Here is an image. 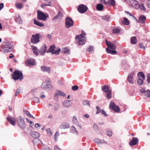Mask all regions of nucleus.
Here are the masks:
<instances>
[{
  "instance_id": "nucleus-1",
  "label": "nucleus",
  "mask_w": 150,
  "mask_h": 150,
  "mask_svg": "<svg viewBox=\"0 0 150 150\" xmlns=\"http://www.w3.org/2000/svg\"><path fill=\"white\" fill-rule=\"evenodd\" d=\"M86 35V33L82 31L81 35H77L76 37V40L79 45H82L85 43L86 38L85 36Z\"/></svg>"
},
{
  "instance_id": "nucleus-2",
  "label": "nucleus",
  "mask_w": 150,
  "mask_h": 150,
  "mask_svg": "<svg viewBox=\"0 0 150 150\" xmlns=\"http://www.w3.org/2000/svg\"><path fill=\"white\" fill-rule=\"evenodd\" d=\"M12 76L15 80H20L21 81L23 78L22 73L18 70L15 71L12 74Z\"/></svg>"
},
{
  "instance_id": "nucleus-3",
  "label": "nucleus",
  "mask_w": 150,
  "mask_h": 150,
  "mask_svg": "<svg viewBox=\"0 0 150 150\" xmlns=\"http://www.w3.org/2000/svg\"><path fill=\"white\" fill-rule=\"evenodd\" d=\"M61 51L60 49L59 48H55L54 45L51 46L49 49L48 51L47 52H50L52 53V54H54L56 55L59 54Z\"/></svg>"
},
{
  "instance_id": "nucleus-4",
  "label": "nucleus",
  "mask_w": 150,
  "mask_h": 150,
  "mask_svg": "<svg viewBox=\"0 0 150 150\" xmlns=\"http://www.w3.org/2000/svg\"><path fill=\"white\" fill-rule=\"evenodd\" d=\"M17 123L18 126L21 129H24L25 127L24 121L23 118L19 116L17 119Z\"/></svg>"
},
{
  "instance_id": "nucleus-5",
  "label": "nucleus",
  "mask_w": 150,
  "mask_h": 150,
  "mask_svg": "<svg viewBox=\"0 0 150 150\" xmlns=\"http://www.w3.org/2000/svg\"><path fill=\"white\" fill-rule=\"evenodd\" d=\"M88 8L87 6L83 4L79 5L78 7V11L81 13H85L88 10Z\"/></svg>"
},
{
  "instance_id": "nucleus-6",
  "label": "nucleus",
  "mask_w": 150,
  "mask_h": 150,
  "mask_svg": "<svg viewBox=\"0 0 150 150\" xmlns=\"http://www.w3.org/2000/svg\"><path fill=\"white\" fill-rule=\"evenodd\" d=\"M38 18L39 19L45 21L46 19L48 16L47 14H45L40 11H38Z\"/></svg>"
},
{
  "instance_id": "nucleus-7",
  "label": "nucleus",
  "mask_w": 150,
  "mask_h": 150,
  "mask_svg": "<svg viewBox=\"0 0 150 150\" xmlns=\"http://www.w3.org/2000/svg\"><path fill=\"white\" fill-rule=\"evenodd\" d=\"M109 107L110 109L116 112H119L120 110L119 107L116 106L115 103L112 102H111L110 103Z\"/></svg>"
},
{
  "instance_id": "nucleus-8",
  "label": "nucleus",
  "mask_w": 150,
  "mask_h": 150,
  "mask_svg": "<svg viewBox=\"0 0 150 150\" xmlns=\"http://www.w3.org/2000/svg\"><path fill=\"white\" fill-rule=\"evenodd\" d=\"M32 38L31 39V42L34 43H36L39 41V34H37L32 36Z\"/></svg>"
},
{
  "instance_id": "nucleus-9",
  "label": "nucleus",
  "mask_w": 150,
  "mask_h": 150,
  "mask_svg": "<svg viewBox=\"0 0 150 150\" xmlns=\"http://www.w3.org/2000/svg\"><path fill=\"white\" fill-rule=\"evenodd\" d=\"M66 21V26L67 28H69L73 25V21L71 19L68 17L67 18Z\"/></svg>"
},
{
  "instance_id": "nucleus-10",
  "label": "nucleus",
  "mask_w": 150,
  "mask_h": 150,
  "mask_svg": "<svg viewBox=\"0 0 150 150\" xmlns=\"http://www.w3.org/2000/svg\"><path fill=\"white\" fill-rule=\"evenodd\" d=\"M7 120L12 125L14 126L16 123V119L14 117L8 116L7 118Z\"/></svg>"
},
{
  "instance_id": "nucleus-11",
  "label": "nucleus",
  "mask_w": 150,
  "mask_h": 150,
  "mask_svg": "<svg viewBox=\"0 0 150 150\" xmlns=\"http://www.w3.org/2000/svg\"><path fill=\"white\" fill-rule=\"evenodd\" d=\"M130 5L136 8H138L139 7L138 2L137 1L135 0H130Z\"/></svg>"
},
{
  "instance_id": "nucleus-12",
  "label": "nucleus",
  "mask_w": 150,
  "mask_h": 150,
  "mask_svg": "<svg viewBox=\"0 0 150 150\" xmlns=\"http://www.w3.org/2000/svg\"><path fill=\"white\" fill-rule=\"evenodd\" d=\"M106 44L107 46L112 49L115 50L116 49V46L114 44L110 42H108L107 40H105Z\"/></svg>"
},
{
  "instance_id": "nucleus-13",
  "label": "nucleus",
  "mask_w": 150,
  "mask_h": 150,
  "mask_svg": "<svg viewBox=\"0 0 150 150\" xmlns=\"http://www.w3.org/2000/svg\"><path fill=\"white\" fill-rule=\"evenodd\" d=\"M134 74V72H132L128 76L127 80L128 81L131 83H133V76Z\"/></svg>"
},
{
  "instance_id": "nucleus-14",
  "label": "nucleus",
  "mask_w": 150,
  "mask_h": 150,
  "mask_svg": "<svg viewBox=\"0 0 150 150\" xmlns=\"http://www.w3.org/2000/svg\"><path fill=\"white\" fill-rule=\"evenodd\" d=\"M41 87L43 88H50L52 87V85L49 83L46 82H44L42 84Z\"/></svg>"
},
{
  "instance_id": "nucleus-15",
  "label": "nucleus",
  "mask_w": 150,
  "mask_h": 150,
  "mask_svg": "<svg viewBox=\"0 0 150 150\" xmlns=\"http://www.w3.org/2000/svg\"><path fill=\"white\" fill-rule=\"evenodd\" d=\"M25 64L28 66L33 65H35V61L33 59H28L25 62Z\"/></svg>"
},
{
  "instance_id": "nucleus-16",
  "label": "nucleus",
  "mask_w": 150,
  "mask_h": 150,
  "mask_svg": "<svg viewBox=\"0 0 150 150\" xmlns=\"http://www.w3.org/2000/svg\"><path fill=\"white\" fill-rule=\"evenodd\" d=\"M46 47L45 45H44L42 46L39 51V52L41 55H44L46 52Z\"/></svg>"
},
{
  "instance_id": "nucleus-17",
  "label": "nucleus",
  "mask_w": 150,
  "mask_h": 150,
  "mask_svg": "<svg viewBox=\"0 0 150 150\" xmlns=\"http://www.w3.org/2000/svg\"><path fill=\"white\" fill-rule=\"evenodd\" d=\"M138 141V139L137 138L133 137L132 140L130 142L129 144L130 145H134L136 144Z\"/></svg>"
},
{
  "instance_id": "nucleus-18",
  "label": "nucleus",
  "mask_w": 150,
  "mask_h": 150,
  "mask_svg": "<svg viewBox=\"0 0 150 150\" xmlns=\"http://www.w3.org/2000/svg\"><path fill=\"white\" fill-rule=\"evenodd\" d=\"M70 125L67 122H64L60 125V127L61 129H66L69 127Z\"/></svg>"
},
{
  "instance_id": "nucleus-19",
  "label": "nucleus",
  "mask_w": 150,
  "mask_h": 150,
  "mask_svg": "<svg viewBox=\"0 0 150 150\" xmlns=\"http://www.w3.org/2000/svg\"><path fill=\"white\" fill-rule=\"evenodd\" d=\"M30 134L33 138H37L40 136V134L36 132H31Z\"/></svg>"
},
{
  "instance_id": "nucleus-20",
  "label": "nucleus",
  "mask_w": 150,
  "mask_h": 150,
  "mask_svg": "<svg viewBox=\"0 0 150 150\" xmlns=\"http://www.w3.org/2000/svg\"><path fill=\"white\" fill-rule=\"evenodd\" d=\"M146 19V17L143 15H141L139 16V22L141 23H144Z\"/></svg>"
},
{
  "instance_id": "nucleus-21",
  "label": "nucleus",
  "mask_w": 150,
  "mask_h": 150,
  "mask_svg": "<svg viewBox=\"0 0 150 150\" xmlns=\"http://www.w3.org/2000/svg\"><path fill=\"white\" fill-rule=\"evenodd\" d=\"M72 104V103L69 100L65 101L63 103V106L66 107H68L70 106Z\"/></svg>"
},
{
  "instance_id": "nucleus-22",
  "label": "nucleus",
  "mask_w": 150,
  "mask_h": 150,
  "mask_svg": "<svg viewBox=\"0 0 150 150\" xmlns=\"http://www.w3.org/2000/svg\"><path fill=\"white\" fill-rule=\"evenodd\" d=\"M106 51L108 53H110L112 54H117V52L116 51L110 50L108 48H106Z\"/></svg>"
},
{
  "instance_id": "nucleus-23",
  "label": "nucleus",
  "mask_w": 150,
  "mask_h": 150,
  "mask_svg": "<svg viewBox=\"0 0 150 150\" xmlns=\"http://www.w3.org/2000/svg\"><path fill=\"white\" fill-rule=\"evenodd\" d=\"M42 70L43 71H47L49 73L50 71V68L48 67H46L45 66H42L41 67Z\"/></svg>"
},
{
  "instance_id": "nucleus-24",
  "label": "nucleus",
  "mask_w": 150,
  "mask_h": 150,
  "mask_svg": "<svg viewBox=\"0 0 150 150\" xmlns=\"http://www.w3.org/2000/svg\"><path fill=\"white\" fill-rule=\"evenodd\" d=\"M102 89L106 93L111 91L110 89H109L108 86L106 85H104L103 86Z\"/></svg>"
},
{
  "instance_id": "nucleus-25",
  "label": "nucleus",
  "mask_w": 150,
  "mask_h": 150,
  "mask_svg": "<svg viewBox=\"0 0 150 150\" xmlns=\"http://www.w3.org/2000/svg\"><path fill=\"white\" fill-rule=\"evenodd\" d=\"M33 21L35 24L40 27H42L44 26V25L43 23L40 22L38 21H36L35 19H34Z\"/></svg>"
},
{
  "instance_id": "nucleus-26",
  "label": "nucleus",
  "mask_w": 150,
  "mask_h": 150,
  "mask_svg": "<svg viewBox=\"0 0 150 150\" xmlns=\"http://www.w3.org/2000/svg\"><path fill=\"white\" fill-rule=\"evenodd\" d=\"M31 49L33 50V52L34 54L36 55H38V52L37 48L35 46H32Z\"/></svg>"
},
{
  "instance_id": "nucleus-27",
  "label": "nucleus",
  "mask_w": 150,
  "mask_h": 150,
  "mask_svg": "<svg viewBox=\"0 0 150 150\" xmlns=\"http://www.w3.org/2000/svg\"><path fill=\"white\" fill-rule=\"evenodd\" d=\"M103 8V5L100 4H98L96 6L97 9L99 11H102Z\"/></svg>"
},
{
  "instance_id": "nucleus-28",
  "label": "nucleus",
  "mask_w": 150,
  "mask_h": 150,
  "mask_svg": "<svg viewBox=\"0 0 150 150\" xmlns=\"http://www.w3.org/2000/svg\"><path fill=\"white\" fill-rule=\"evenodd\" d=\"M121 23L122 24H125L126 25H128L129 24V21L128 19L126 18H124L123 21H122Z\"/></svg>"
},
{
  "instance_id": "nucleus-29",
  "label": "nucleus",
  "mask_w": 150,
  "mask_h": 150,
  "mask_svg": "<svg viewBox=\"0 0 150 150\" xmlns=\"http://www.w3.org/2000/svg\"><path fill=\"white\" fill-rule=\"evenodd\" d=\"M139 78H141L143 80L145 79V76L143 73L141 72H139L138 74Z\"/></svg>"
},
{
  "instance_id": "nucleus-30",
  "label": "nucleus",
  "mask_w": 150,
  "mask_h": 150,
  "mask_svg": "<svg viewBox=\"0 0 150 150\" xmlns=\"http://www.w3.org/2000/svg\"><path fill=\"white\" fill-rule=\"evenodd\" d=\"M131 43L132 44H135L137 42V40L135 37H133L131 39Z\"/></svg>"
},
{
  "instance_id": "nucleus-31",
  "label": "nucleus",
  "mask_w": 150,
  "mask_h": 150,
  "mask_svg": "<svg viewBox=\"0 0 150 150\" xmlns=\"http://www.w3.org/2000/svg\"><path fill=\"white\" fill-rule=\"evenodd\" d=\"M15 5L16 7L18 9H21L23 7L22 4L21 3H16Z\"/></svg>"
},
{
  "instance_id": "nucleus-32",
  "label": "nucleus",
  "mask_w": 150,
  "mask_h": 150,
  "mask_svg": "<svg viewBox=\"0 0 150 150\" xmlns=\"http://www.w3.org/2000/svg\"><path fill=\"white\" fill-rule=\"evenodd\" d=\"M13 49V48L11 46L7 47L4 48V50L5 52H8L11 51Z\"/></svg>"
},
{
  "instance_id": "nucleus-33",
  "label": "nucleus",
  "mask_w": 150,
  "mask_h": 150,
  "mask_svg": "<svg viewBox=\"0 0 150 150\" xmlns=\"http://www.w3.org/2000/svg\"><path fill=\"white\" fill-rule=\"evenodd\" d=\"M62 52L64 53L69 54V53L70 50L68 48L64 47L63 48Z\"/></svg>"
},
{
  "instance_id": "nucleus-34",
  "label": "nucleus",
  "mask_w": 150,
  "mask_h": 150,
  "mask_svg": "<svg viewBox=\"0 0 150 150\" xmlns=\"http://www.w3.org/2000/svg\"><path fill=\"white\" fill-rule=\"evenodd\" d=\"M65 95L64 93L63 92L60 91L58 90L57 91V93L55 94V96H56L57 95H59L60 96H65Z\"/></svg>"
},
{
  "instance_id": "nucleus-35",
  "label": "nucleus",
  "mask_w": 150,
  "mask_h": 150,
  "mask_svg": "<svg viewBox=\"0 0 150 150\" xmlns=\"http://www.w3.org/2000/svg\"><path fill=\"white\" fill-rule=\"evenodd\" d=\"M16 21L19 23H21L22 22L21 19L19 16H18L17 17H16L15 19Z\"/></svg>"
},
{
  "instance_id": "nucleus-36",
  "label": "nucleus",
  "mask_w": 150,
  "mask_h": 150,
  "mask_svg": "<svg viewBox=\"0 0 150 150\" xmlns=\"http://www.w3.org/2000/svg\"><path fill=\"white\" fill-rule=\"evenodd\" d=\"M111 91H110L109 92L106 93V96L107 98L108 99H110L111 98Z\"/></svg>"
},
{
  "instance_id": "nucleus-37",
  "label": "nucleus",
  "mask_w": 150,
  "mask_h": 150,
  "mask_svg": "<svg viewBox=\"0 0 150 150\" xmlns=\"http://www.w3.org/2000/svg\"><path fill=\"white\" fill-rule=\"evenodd\" d=\"M46 132L47 133L48 135L49 136H51L52 135V133L51 132V131L50 130V129L49 128H47L46 129Z\"/></svg>"
},
{
  "instance_id": "nucleus-38",
  "label": "nucleus",
  "mask_w": 150,
  "mask_h": 150,
  "mask_svg": "<svg viewBox=\"0 0 150 150\" xmlns=\"http://www.w3.org/2000/svg\"><path fill=\"white\" fill-rule=\"evenodd\" d=\"M144 80H143L142 79H141V78H138V80H137V83H138L139 84V85H142L143 82V81Z\"/></svg>"
},
{
  "instance_id": "nucleus-39",
  "label": "nucleus",
  "mask_w": 150,
  "mask_h": 150,
  "mask_svg": "<svg viewBox=\"0 0 150 150\" xmlns=\"http://www.w3.org/2000/svg\"><path fill=\"white\" fill-rule=\"evenodd\" d=\"M72 121L75 124H76L78 123V120L76 119V117L74 116L73 117Z\"/></svg>"
},
{
  "instance_id": "nucleus-40",
  "label": "nucleus",
  "mask_w": 150,
  "mask_h": 150,
  "mask_svg": "<svg viewBox=\"0 0 150 150\" xmlns=\"http://www.w3.org/2000/svg\"><path fill=\"white\" fill-rule=\"evenodd\" d=\"M144 93L145 95L147 97H150V90H147L144 92Z\"/></svg>"
},
{
  "instance_id": "nucleus-41",
  "label": "nucleus",
  "mask_w": 150,
  "mask_h": 150,
  "mask_svg": "<svg viewBox=\"0 0 150 150\" xmlns=\"http://www.w3.org/2000/svg\"><path fill=\"white\" fill-rule=\"evenodd\" d=\"M93 51V48L91 46L89 47L87 49V51L91 53Z\"/></svg>"
},
{
  "instance_id": "nucleus-42",
  "label": "nucleus",
  "mask_w": 150,
  "mask_h": 150,
  "mask_svg": "<svg viewBox=\"0 0 150 150\" xmlns=\"http://www.w3.org/2000/svg\"><path fill=\"white\" fill-rule=\"evenodd\" d=\"M139 7L140 9L142 10L145 11L146 10L143 4H140V5H139Z\"/></svg>"
},
{
  "instance_id": "nucleus-43",
  "label": "nucleus",
  "mask_w": 150,
  "mask_h": 150,
  "mask_svg": "<svg viewBox=\"0 0 150 150\" xmlns=\"http://www.w3.org/2000/svg\"><path fill=\"white\" fill-rule=\"evenodd\" d=\"M120 32V30L119 29L115 28L113 30V33H117Z\"/></svg>"
},
{
  "instance_id": "nucleus-44",
  "label": "nucleus",
  "mask_w": 150,
  "mask_h": 150,
  "mask_svg": "<svg viewBox=\"0 0 150 150\" xmlns=\"http://www.w3.org/2000/svg\"><path fill=\"white\" fill-rule=\"evenodd\" d=\"M109 2L113 6L115 5V2L114 0H109Z\"/></svg>"
},
{
  "instance_id": "nucleus-45",
  "label": "nucleus",
  "mask_w": 150,
  "mask_h": 150,
  "mask_svg": "<svg viewBox=\"0 0 150 150\" xmlns=\"http://www.w3.org/2000/svg\"><path fill=\"white\" fill-rule=\"evenodd\" d=\"M83 104L84 105H88L90 106V104L88 101L87 100H85L83 101Z\"/></svg>"
},
{
  "instance_id": "nucleus-46",
  "label": "nucleus",
  "mask_w": 150,
  "mask_h": 150,
  "mask_svg": "<svg viewBox=\"0 0 150 150\" xmlns=\"http://www.w3.org/2000/svg\"><path fill=\"white\" fill-rule=\"evenodd\" d=\"M71 132L72 133L76 132V130L74 127H72L71 129Z\"/></svg>"
},
{
  "instance_id": "nucleus-47",
  "label": "nucleus",
  "mask_w": 150,
  "mask_h": 150,
  "mask_svg": "<svg viewBox=\"0 0 150 150\" xmlns=\"http://www.w3.org/2000/svg\"><path fill=\"white\" fill-rule=\"evenodd\" d=\"M79 88V87L77 86H73L72 87V89L73 91H76L78 90Z\"/></svg>"
},
{
  "instance_id": "nucleus-48",
  "label": "nucleus",
  "mask_w": 150,
  "mask_h": 150,
  "mask_svg": "<svg viewBox=\"0 0 150 150\" xmlns=\"http://www.w3.org/2000/svg\"><path fill=\"white\" fill-rule=\"evenodd\" d=\"M101 141V140L98 139H96L94 140V141L96 143L98 144H99L100 143V142Z\"/></svg>"
},
{
  "instance_id": "nucleus-49",
  "label": "nucleus",
  "mask_w": 150,
  "mask_h": 150,
  "mask_svg": "<svg viewBox=\"0 0 150 150\" xmlns=\"http://www.w3.org/2000/svg\"><path fill=\"white\" fill-rule=\"evenodd\" d=\"M33 100L36 103H38L40 102L39 98H34Z\"/></svg>"
},
{
  "instance_id": "nucleus-50",
  "label": "nucleus",
  "mask_w": 150,
  "mask_h": 150,
  "mask_svg": "<svg viewBox=\"0 0 150 150\" xmlns=\"http://www.w3.org/2000/svg\"><path fill=\"white\" fill-rule=\"evenodd\" d=\"M107 135L109 136H111L112 135V133L111 131H108L107 132Z\"/></svg>"
},
{
  "instance_id": "nucleus-51",
  "label": "nucleus",
  "mask_w": 150,
  "mask_h": 150,
  "mask_svg": "<svg viewBox=\"0 0 150 150\" xmlns=\"http://www.w3.org/2000/svg\"><path fill=\"white\" fill-rule=\"evenodd\" d=\"M139 47L140 48L145 49V46L142 43H141L139 45Z\"/></svg>"
},
{
  "instance_id": "nucleus-52",
  "label": "nucleus",
  "mask_w": 150,
  "mask_h": 150,
  "mask_svg": "<svg viewBox=\"0 0 150 150\" xmlns=\"http://www.w3.org/2000/svg\"><path fill=\"white\" fill-rule=\"evenodd\" d=\"M26 114L27 115H28V116L30 117H31L32 118H35V117H33L32 115H31L30 114V113H29V112H28L27 113H26Z\"/></svg>"
},
{
  "instance_id": "nucleus-53",
  "label": "nucleus",
  "mask_w": 150,
  "mask_h": 150,
  "mask_svg": "<svg viewBox=\"0 0 150 150\" xmlns=\"http://www.w3.org/2000/svg\"><path fill=\"white\" fill-rule=\"evenodd\" d=\"M93 129H95V130H96V129H97L98 128V126L96 125V124L95 123L93 124Z\"/></svg>"
},
{
  "instance_id": "nucleus-54",
  "label": "nucleus",
  "mask_w": 150,
  "mask_h": 150,
  "mask_svg": "<svg viewBox=\"0 0 150 150\" xmlns=\"http://www.w3.org/2000/svg\"><path fill=\"white\" fill-rule=\"evenodd\" d=\"M102 114L104 116H106L107 115L105 112L103 110H102L101 111Z\"/></svg>"
},
{
  "instance_id": "nucleus-55",
  "label": "nucleus",
  "mask_w": 150,
  "mask_h": 150,
  "mask_svg": "<svg viewBox=\"0 0 150 150\" xmlns=\"http://www.w3.org/2000/svg\"><path fill=\"white\" fill-rule=\"evenodd\" d=\"M26 120L27 122L30 123L31 125L32 124H33V122L30 121V120H29L28 118H26Z\"/></svg>"
},
{
  "instance_id": "nucleus-56",
  "label": "nucleus",
  "mask_w": 150,
  "mask_h": 150,
  "mask_svg": "<svg viewBox=\"0 0 150 150\" xmlns=\"http://www.w3.org/2000/svg\"><path fill=\"white\" fill-rule=\"evenodd\" d=\"M20 92V90L19 89H17L16 92L15 93V96H17L18 94H19Z\"/></svg>"
},
{
  "instance_id": "nucleus-57",
  "label": "nucleus",
  "mask_w": 150,
  "mask_h": 150,
  "mask_svg": "<svg viewBox=\"0 0 150 150\" xmlns=\"http://www.w3.org/2000/svg\"><path fill=\"white\" fill-rule=\"evenodd\" d=\"M147 80L148 82H150V74H147Z\"/></svg>"
},
{
  "instance_id": "nucleus-58",
  "label": "nucleus",
  "mask_w": 150,
  "mask_h": 150,
  "mask_svg": "<svg viewBox=\"0 0 150 150\" xmlns=\"http://www.w3.org/2000/svg\"><path fill=\"white\" fill-rule=\"evenodd\" d=\"M96 109L97 110V111L96 113H99L100 112V109L99 108V107L98 106H97V107H96Z\"/></svg>"
},
{
  "instance_id": "nucleus-59",
  "label": "nucleus",
  "mask_w": 150,
  "mask_h": 150,
  "mask_svg": "<svg viewBox=\"0 0 150 150\" xmlns=\"http://www.w3.org/2000/svg\"><path fill=\"white\" fill-rule=\"evenodd\" d=\"M59 133L58 132H57L55 135V141H56V137L57 136V137L59 136Z\"/></svg>"
},
{
  "instance_id": "nucleus-60",
  "label": "nucleus",
  "mask_w": 150,
  "mask_h": 150,
  "mask_svg": "<svg viewBox=\"0 0 150 150\" xmlns=\"http://www.w3.org/2000/svg\"><path fill=\"white\" fill-rule=\"evenodd\" d=\"M4 4L3 3L0 4V10H1L4 7Z\"/></svg>"
},
{
  "instance_id": "nucleus-61",
  "label": "nucleus",
  "mask_w": 150,
  "mask_h": 150,
  "mask_svg": "<svg viewBox=\"0 0 150 150\" xmlns=\"http://www.w3.org/2000/svg\"><path fill=\"white\" fill-rule=\"evenodd\" d=\"M100 2L105 4H106V3L105 2V0H100Z\"/></svg>"
},
{
  "instance_id": "nucleus-62",
  "label": "nucleus",
  "mask_w": 150,
  "mask_h": 150,
  "mask_svg": "<svg viewBox=\"0 0 150 150\" xmlns=\"http://www.w3.org/2000/svg\"><path fill=\"white\" fill-rule=\"evenodd\" d=\"M40 126V124L38 123H36L35 125V127L36 128H37Z\"/></svg>"
},
{
  "instance_id": "nucleus-63",
  "label": "nucleus",
  "mask_w": 150,
  "mask_h": 150,
  "mask_svg": "<svg viewBox=\"0 0 150 150\" xmlns=\"http://www.w3.org/2000/svg\"><path fill=\"white\" fill-rule=\"evenodd\" d=\"M147 5L148 7L150 8V1H149L147 2Z\"/></svg>"
},
{
  "instance_id": "nucleus-64",
  "label": "nucleus",
  "mask_w": 150,
  "mask_h": 150,
  "mask_svg": "<svg viewBox=\"0 0 150 150\" xmlns=\"http://www.w3.org/2000/svg\"><path fill=\"white\" fill-rule=\"evenodd\" d=\"M54 150H61L57 146H55L54 148Z\"/></svg>"
}]
</instances>
